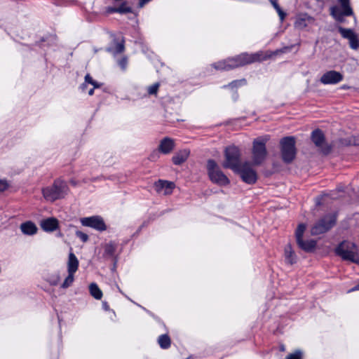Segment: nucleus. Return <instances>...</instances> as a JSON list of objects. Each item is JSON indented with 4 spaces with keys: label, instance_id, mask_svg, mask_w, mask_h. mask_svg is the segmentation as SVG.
<instances>
[{
    "label": "nucleus",
    "instance_id": "f257e3e1",
    "mask_svg": "<svg viewBox=\"0 0 359 359\" xmlns=\"http://www.w3.org/2000/svg\"><path fill=\"white\" fill-rule=\"evenodd\" d=\"M261 60H262L261 53H255L253 54L243 53L235 57H229L226 60L215 62L212 64V66L217 70L229 71Z\"/></svg>",
    "mask_w": 359,
    "mask_h": 359
},
{
    "label": "nucleus",
    "instance_id": "f03ea898",
    "mask_svg": "<svg viewBox=\"0 0 359 359\" xmlns=\"http://www.w3.org/2000/svg\"><path fill=\"white\" fill-rule=\"evenodd\" d=\"M69 190L67 183L60 178L56 179L51 186L42 189L41 192L46 201L54 202L65 198Z\"/></svg>",
    "mask_w": 359,
    "mask_h": 359
},
{
    "label": "nucleus",
    "instance_id": "7ed1b4c3",
    "mask_svg": "<svg viewBox=\"0 0 359 359\" xmlns=\"http://www.w3.org/2000/svg\"><path fill=\"white\" fill-rule=\"evenodd\" d=\"M336 254L342 259L359 264V254L357 245L349 241H342L335 249Z\"/></svg>",
    "mask_w": 359,
    "mask_h": 359
},
{
    "label": "nucleus",
    "instance_id": "20e7f679",
    "mask_svg": "<svg viewBox=\"0 0 359 359\" xmlns=\"http://www.w3.org/2000/svg\"><path fill=\"white\" fill-rule=\"evenodd\" d=\"M207 171L210 181L219 186L224 187L229 184L230 180L221 170L219 166L213 159L207 161Z\"/></svg>",
    "mask_w": 359,
    "mask_h": 359
},
{
    "label": "nucleus",
    "instance_id": "39448f33",
    "mask_svg": "<svg viewBox=\"0 0 359 359\" xmlns=\"http://www.w3.org/2000/svg\"><path fill=\"white\" fill-rule=\"evenodd\" d=\"M241 151L238 147L232 145L227 147L224 151L225 160L222 163L224 168H229L233 172L243 163H241Z\"/></svg>",
    "mask_w": 359,
    "mask_h": 359
},
{
    "label": "nucleus",
    "instance_id": "423d86ee",
    "mask_svg": "<svg viewBox=\"0 0 359 359\" xmlns=\"http://www.w3.org/2000/svg\"><path fill=\"white\" fill-rule=\"evenodd\" d=\"M281 158L284 163H290L296 156L295 139L289 136L282 138L280 141Z\"/></svg>",
    "mask_w": 359,
    "mask_h": 359
},
{
    "label": "nucleus",
    "instance_id": "0eeeda50",
    "mask_svg": "<svg viewBox=\"0 0 359 359\" xmlns=\"http://www.w3.org/2000/svg\"><path fill=\"white\" fill-rule=\"evenodd\" d=\"M266 142L267 139L264 137H258L254 140L252 149L253 165H259L266 159L267 155Z\"/></svg>",
    "mask_w": 359,
    "mask_h": 359
},
{
    "label": "nucleus",
    "instance_id": "6e6552de",
    "mask_svg": "<svg viewBox=\"0 0 359 359\" xmlns=\"http://www.w3.org/2000/svg\"><path fill=\"white\" fill-rule=\"evenodd\" d=\"M336 223V217L327 215L319 219L311 228V233L313 236L320 235L327 232Z\"/></svg>",
    "mask_w": 359,
    "mask_h": 359
},
{
    "label": "nucleus",
    "instance_id": "1a4fd4ad",
    "mask_svg": "<svg viewBox=\"0 0 359 359\" xmlns=\"http://www.w3.org/2000/svg\"><path fill=\"white\" fill-rule=\"evenodd\" d=\"M341 8L332 6L330 8L331 15L338 22H342L344 16H351L353 15V9L350 6V0H338Z\"/></svg>",
    "mask_w": 359,
    "mask_h": 359
},
{
    "label": "nucleus",
    "instance_id": "9d476101",
    "mask_svg": "<svg viewBox=\"0 0 359 359\" xmlns=\"http://www.w3.org/2000/svg\"><path fill=\"white\" fill-rule=\"evenodd\" d=\"M234 172L239 175L246 184H254L257 180V172L248 162L243 163Z\"/></svg>",
    "mask_w": 359,
    "mask_h": 359
},
{
    "label": "nucleus",
    "instance_id": "9b49d317",
    "mask_svg": "<svg viewBox=\"0 0 359 359\" xmlns=\"http://www.w3.org/2000/svg\"><path fill=\"white\" fill-rule=\"evenodd\" d=\"M80 222L84 226L90 227L99 231L107 229V226L102 217L99 215L81 218Z\"/></svg>",
    "mask_w": 359,
    "mask_h": 359
},
{
    "label": "nucleus",
    "instance_id": "f8f14e48",
    "mask_svg": "<svg viewBox=\"0 0 359 359\" xmlns=\"http://www.w3.org/2000/svg\"><path fill=\"white\" fill-rule=\"evenodd\" d=\"M311 140L323 154L327 155L331 151V147L325 142V135L321 130L316 129L312 132Z\"/></svg>",
    "mask_w": 359,
    "mask_h": 359
},
{
    "label": "nucleus",
    "instance_id": "ddd939ff",
    "mask_svg": "<svg viewBox=\"0 0 359 359\" xmlns=\"http://www.w3.org/2000/svg\"><path fill=\"white\" fill-rule=\"evenodd\" d=\"M344 79V76L339 72L330 70L324 73L320 79L321 83L324 85H335Z\"/></svg>",
    "mask_w": 359,
    "mask_h": 359
},
{
    "label": "nucleus",
    "instance_id": "4468645a",
    "mask_svg": "<svg viewBox=\"0 0 359 359\" xmlns=\"http://www.w3.org/2000/svg\"><path fill=\"white\" fill-rule=\"evenodd\" d=\"M315 18L307 13H302L297 16L294 25L296 29L303 30L305 28L313 25Z\"/></svg>",
    "mask_w": 359,
    "mask_h": 359
},
{
    "label": "nucleus",
    "instance_id": "2eb2a0df",
    "mask_svg": "<svg viewBox=\"0 0 359 359\" xmlns=\"http://www.w3.org/2000/svg\"><path fill=\"white\" fill-rule=\"evenodd\" d=\"M175 147V144L174 140L165 137L160 141L158 150L163 154H168L174 149Z\"/></svg>",
    "mask_w": 359,
    "mask_h": 359
},
{
    "label": "nucleus",
    "instance_id": "dca6fc26",
    "mask_svg": "<svg viewBox=\"0 0 359 359\" xmlns=\"http://www.w3.org/2000/svg\"><path fill=\"white\" fill-rule=\"evenodd\" d=\"M40 226L46 232H53L59 228V221L55 217H48L41 221Z\"/></svg>",
    "mask_w": 359,
    "mask_h": 359
},
{
    "label": "nucleus",
    "instance_id": "f3484780",
    "mask_svg": "<svg viewBox=\"0 0 359 359\" xmlns=\"http://www.w3.org/2000/svg\"><path fill=\"white\" fill-rule=\"evenodd\" d=\"M174 187L175 184L173 182L163 180H159L154 183L155 190L158 193L163 191L165 195L170 194Z\"/></svg>",
    "mask_w": 359,
    "mask_h": 359
},
{
    "label": "nucleus",
    "instance_id": "a211bd4d",
    "mask_svg": "<svg viewBox=\"0 0 359 359\" xmlns=\"http://www.w3.org/2000/svg\"><path fill=\"white\" fill-rule=\"evenodd\" d=\"M124 43L125 41L123 37L114 39L112 44L107 48V50L114 55L121 53L125 49Z\"/></svg>",
    "mask_w": 359,
    "mask_h": 359
},
{
    "label": "nucleus",
    "instance_id": "6ab92c4d",
    "mask_svg": "<svg viewBox=\"0 0 359 359\" xmlns=\"http://www.w3.org/2000/svg\"><path fill=\"white\" fill-rule=\"evenodd\" d=\"M285 260L287 264L292 265L297 261V257L290 244H287L284 250Z\"/></svg>",
    "mask_w": 359,
    "mask_h": 359
},
{
    "label": "nucleus",
    "instance_id": "aec40b11",
    "mask_svg": "<svg viewBox=\"0 0 359 359\" xmlns=\"http://www.w3.org/2000/svg\"><path fill=\"white\" fill-rule=\"evenodd\" d=\"M79 260L73 252L69 255L67 262V271L68 273H75L79 268Z\"/></svg>",
    "mask_w": 359,
    "mask_h": 359
},
{
    "label": "nucleus",
    "instance_id": "412c9836",
    "mask_svg": "<svg viewBox=\"0 0 359 359\" xmlns=\"http://www.w3.org/2000/svg\"><path fill=\"white\" fill-rule=\"evenodd\" d=\"M189 151L183 149L177 152L172 158V161L175 165H181L187 161L189 156Z\"/></svg>",
    "mask_w": 359,
    "mask_h": 359
},
{
    "label": "nucleus",
    "instance_id": "4be33fe9",
    "mask_svg": "<svg viewBox=\"0 0 359 359\" xmlns=\"http://www.w3.org/2000/svg\"><path fill=\"white\" fill-rule=\"evenodd\" d=\"M20 229L24 234L32 236L36 233L38 229L34 223L28 221L21 224Z\"/></svg>",
    "mask_w": 359,
    "mask_h": 359
},
{
    "label": "nucleus",
    "instance_id": "5701e85b",
    "mask_svg": "<svg viewBox=\"0 0 359 359\" xmlns=\"http://www.w3.org/2000/svg\"><path fill=\"white\" fill-rule=\"evenodd\" d=\"M297 243L301 249L306 252L312 251L316 245V241L313 240L304 241L303 238L297 240Z\"/></svg>",
    "mask_w": 359,
    "mask_h": 359
},
{
    "label": "nucleus",
    "instance_id": "b1692460",
    "mask_svg": "<svg viewBox=\"0 0 359 359\" xmlns=\"http://www.w3.org/2000/svg\"><path fill=\"white\" fill-rule=\"evenodd\" d=\"M89 291L91 296H93L95 299H101L102 297V292L96 283H92L90 284Z\"/></svg>",
    "mask_w": 359,
    "mask_h": 359
},
{
    "label": "nucleus",
    "instance_id": "393cba45",
    "mask_svg": "<svg viewBox=\"0 0 359 359\" xmlns=\"http://www.w3.org/2000/svg\"><path fill=\"white\" fill-rule=\"evenodd\" d=\"M158 343L163 349H167L170 346L171 341L168 334H161L158 337Z\"/></svg>",
    "mask_w": 359,
    "mask_h": 359
},
{
    "label": "nucleus",
    "instance_id": "a878e982",
    "mask_svg": "<svg viewBox=\"0 0 359 359\" xmlns=\"http://www.w3.org/2000/svg\"><path fill=\"white\" fill-rule=\"evenodd\" d=\"M339 32L343 38L347 39L348 41L356 35L351 29H346L341 27H339Z\"/></svg>",
    "mask_w": 359,
    "mask_h": 359
},
{
    "label": "nucleus",
    "instance_id": "bb28decb",
    "mask_svg": "<svg viewBox=\"0 0 359 359\" xmlns=\"http://www.w3.org/2000/svg\"><path fill=\"white\" fill-rule=\"evenodd\" d=\"M74 280V273H68V276L66 277L60 287L63 289H66L72 285Z\"/></svg>",
    "mask_w": 359,
    "mask_h": 359
},
{
    "label": "nucleus",
    "instance_id": "cd10ccee",
    "mask_svg": "<svg viewBox=\"0 0 359 359\" xmlns=\"http://www.w3.org/2000/svg\"><path fill=\"white\" fill-rule=\"evenodd\" d=\"M271 3L273 5V8L277 11V13H278V15L280 17V20L283 21L285 18V16H286V13L279 6V5L277 3L276 0H271Z\"/></svg>",
    "mask_w": 359,
    "mask_h": 359
},
{
    "label": "nucleus",
    "instance_id": "c85d7f7f",
    "mask_svg": "<svg viewBox=\"0 0 359 359\" xmlns=\"http://www.w3.org/2000/svg\"><path fill=\"white\" fill-rule=\"evenodd\" d=\"M116 245L114 243H107L104 248V254L107 256L112 257L116 251Z\"/></svg>",
    "mask_w": 359,
    "mask_h": 359
},
{
    "label": "nucleus",
    "instance_id": "c756f323",
    "mask_svg": "<svg viewBox=\"0 0 359 359\" xmlns=\"http://www.w3.org/2000/svg\"><path fill=\"white\" fill-rule=\"evenodd\" d=\"M247 83V81L245 79L235 80L229 83L227 86H224V88L230 87L231 88H237L238 86H244Z\"/></svg>",
    "mask_w": 359,
    "mask_h": 359
},
{
    "label": "nucleus",
    "instance_id": "7c9ffc66",
    "mask_svg": "<svg viewBox=\"0 0 359 359\" xmlns=\"http://www.w3.org/2000/svg\"><path fill=\"white\" fill-rule=\"evenodd\" d=\"M306 229V225L304 224H299L296 229L295 236L296 240L303 238V235Z\"/></svg>",
    "mask_w": 359,
    "mask_h": 359
},
{
    "label": "nucleus",
    "instance_id": "2f4dec72",
    "mask_svg": "<svg viewBox=\"0 0 359 359\" xmlns=\"http://www.w3.org/2000/svg\"><path fill=\"white\" fill-rule=\"evenodd\" d=\"M118 13L121 14L132 13V8L127 6L126 2L122 3L118 7H117Z\"/></svg>",
    "mask_w": 359,
    "mask_h": 359
},
{
    "label": "nucleus",
    "instance_id": "473e14b6",
    "mask_svg": "<svg viewBox=\"0 0 359 359\" xmlns=\"http://www.w3.org/2000/svg\"><path fill=\"white\" fill-rule=\"evenodd\" d=\"M85 82L88 84H91L93 86L94 88H100L102 84L99 83L98 82L94 81L93 78L90 76L89 74H87L85 76Z\"/></svg>",
    "mask_w": 359,
    "mask_h": 359
},
{
    "label": "nucleus",
    "instance_id": "72a5a7b5",
    "mask_svg": "<svg viewBox=\"0 0 359 359\" xmlns=\"http://www.w3.org/2000/svg\"><path fill=\"white\" fill-rule=\"evenodd\" d=\"M286 359H303V352L301 350L297 349L293 353H290L286 357Z\"/></svg>",
    "mask_w": 359,
    "mask_h": 359
},
{
    "label": "nucleus",
    "instance_id": "f704fd0d",
    "mask_svg": "<svg viewBox=\"0 0 359 359\" xmlns=\"http://www.w3.org/2000/svg\"><path fill=\"white\" fill-rule=\"evenodd\" d=\"M349 45H350V47L352 49H353V50H356V49L358 48V47H359V39H358V37L357 35L353 36V38L350 39V40H349Z\"/></svg>",
    "mask_w": 359,
    "mask_h": 359
},
{
    "label": "nucleus",
    "instance_id": "c9c22d12",
    "mask_svg": "<svg viewBox=\"0 0 359 359\" xmlns=\"http://www.w3.org/2000/svg\"><path fill=\"white\" fill-rule=\"evenodd\" d=\"M159 88V83H155L153 85L149 86L148 88V94L149 95H156L158 90Z\"/></svg>",
    "mask_w": 359,
    "mask_h": 359
},
{
    "label": "nucleus",
    "instance_id": "e433bc0d",
    "mask_svg": "<svg viewBox=\"0 0 359 359\" xmlns=\"http://www.w3.org/2000/svg\"><path fill=\"white\" fill-rule=\"evenodd\" d=\"M60 277L58 273H56L55 275H53L49 277L48 281L50 285H57L58 283L60 282Z\"/></svg>",
    "mask_w": 359,
    "mask_h": 359
},
{
    "label": "nucleus",
    "instance_id": "4c0bfd02",
    "mask_svg": "<svg viewBox=\"0 0 359 359\" xmlns=\"http://www.w3.org/2000/svg\"><path fill=\"white\" fill-rule=\"evenodd\" d=\"M76 236L81 239V241L83 243H86L88 240V236L81 231H76Z\"/></svg>",
    "mask_w": 359,
    "mask_h": 359
},
{
    "label": "nucleus",
    "instance_id": "58836bf2",
    "mask_svg": "<svg viewBox=\"0 0 359 359\" xmlns=\"http://www.w3.org/2000/svg\"><path fill=\"white\" fill-rule=\"evenodd\" d=\"M118 64L123 70H125L126 69L127 65H128L127 57H122L121 60H119L118 61Z\"/></svg>",
    "mask_w": 359,
    "mask_h": 359
},
{
    "label": "nucleus",
    "instance_id": "ea45409f",
    "mask_svg": "<svg viewBox=\"0 0 359 359\" xmlns=\"http://www.w3.org/2000/svg\"><path fill=\"white\" fill-rule=\"evenodd\" d=\"M8 187L9 184L6 180H0V191H4Z\"/></svg>",
    "mask_w": 359,
    "mask_h": 359
},
{
    "label": "nucleus",
    "instance_id": "a19ab883",
    "mask_svg": "<svg viewBox=\"0 0 359 359\" xmlns=\"http://www.w3.org/2000/svg\"><path fill=\"white\" fill-rule=\"evenodd\" d=\"M107 13H118V10H117V7H111V6H109V7H107Z\"/></svg>",
    "mask_w": 359,
    "mask_h": 359
},
{
    "label": "nucleus",
    "instance_id": "79ce46f5",
    "mask_svg": "<svg viewBox=\"0 0 359 359\" xmlns=\"http://www.w3.org/2000/svg\"><path fill=\"white\" fill-rule=\"evenodd\" d=\"M151 1V0H139V7L142 8L146 4Z\"/></svg>",
    "mask_w": 359,
    "mask_h": 359
},
{
    "label": "nucleus",
    "instance_id": "37998d69",
    "mask_svg": "<svg viewBox=\"0 0 359 359\" xmlns=\"http://www.w3.org/2000/svg\"><path fill=\"white\" fill-rule=\"evenodd\" d=\"M102 308L104 311H109V306L107 304V302H102Z\"/></svg>",
    "mask_w": 359,
    "mask_h": 359
},
{
    "label": "nucleus",
    "instance_id": "c03bdc74",
    "mask_svg": "<svg viewBox=\"0 0 359 359\" xmlns=\"http://www.w3.org/2000/svg\"><path fill=\"white\" fill-rule=\"evenodd\" d=\"M101 179H104V177L103 176H100V177H93L90 180V181L92 182H95L97 180H100Z\"/></svg>",
    "mask_w": 359,
    "mask_h": 359
},
{
    "label": "nucleus",
    "instance_id": "a18cd8bd",
    "mask_svg": "<svg viewBox=\"0 0 359 359\" xmlns=\"http://www.w3.org/2000/svg\"><path fill=\"white\" fill-rule=\"evenodd\" d=\"M81 89L84 91L86 90V88H87V83L86 82H84L83 83H82L80 86Z\"/></svg>",
    "mask_w": 359,
    "mask_h": 359
},
{
    "label": "nucleus",
    "instance_id": "49530a36",
    "mask_svg": "<svg viewBox=\"0 0 359 359\" xmlns=\"http://www.w3.org/2000/svg\"><path fill=\"white\" fill-rule=\"evenodd\" d=\"M94 89H95V88H91V89H90V90H89V91H88V95H93V93H94Z\"/></svg>",
    "mask_w": 359,
    "mask_h": 359
},
{
    "label": "nucleus",
    "instance_id": "de8ad7c7",
    "mask_svg": "<svg viewBox=\"0 0 359 359\" xmlns=\"http://www.w3.org/2000/svg\"><path fill=\"white\" fill-rule=\"evenodd\" d=\"M351 290H359V283L356 285Z\"/></svg>",
    "mask_w": 359,
    "mask_h": 359
},
{
    "label": "nucleus",
    "instance_id": "09e8293b",
    "mask_svg": "<svg viewBox=\"0 0 359 359\" xmlns=\"http://www.w3.org/2000/svg\"><path fill=\"white\" fill-rule=\"evenodd\" d=\"M350 87L347 85H344L341 86V89H344V90H346V89H348Z\"/></svg>",
    "mask_w": 359,
    "mask_h": 359
},
{
    "label": "nucleus",
    "instance_id": "8fccbe9b",
    "mask_svg": "<svg viewBox=\"0 0 359 359\" xmlns=\"http://www.w3.org/2000/svg\"><path fill=\"white\" fill-rule=\"evenodd\" d=\"M70 183H71L72 184H73L74 186H75V185L76 184V182H75L74 180H72L70 181Z\"/></svg>",
    "mask_w": 359,
    "mask_h": 359
}]
</instances>
